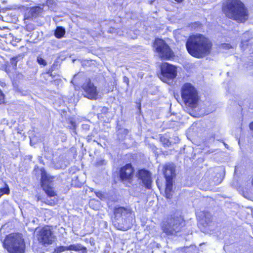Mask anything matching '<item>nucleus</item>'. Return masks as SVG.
Instances as JSON below:
<instances>
[{"instance_id": "24", "label": "nucleus", "mask_w": 253, "mask_h": 253, "mask_svg": "<svg viewBox=\"0 0 253 253\" xmlns=\"http://www.w3.org/2000/svg\"><path fill=\"white\" fill-rule=\"evenodd\" d=\"M160 140L162 142L164 145L166 146H169L170 143L169 140L164 136H161L160 137Z\"/></svg>"}, {"instance_id": "13", "label": "nucleus", "mask_w": 253, "mask_h": 253, "mask_svg": "<svg viewBox=\"0 0 253 253\" xmlns=\"http://www.w3.org/2000/svg\"><path fill=\"white\" fill-rule=\"evenodd\" d=\"M42 11L43 8L39 6L27 8L24 15L25 22H26L27 20H33L39 17Z\"/></svg>"}, {"instance_id": "7", "label": "nucleus", "mask_w": 253, "mask_h": 253, "mask_svg": "<svg viewBox=\"0 0 253 253\" xmlns=\"http://www.w3.org/2000/svg\"><path fill=\"white\" fill-rule=\"evenodd\" d=\"M183 224L184 221L182 217H174L163 222L162 229L163 232L167 235H175L180 231Z\"/></svg>"}, {"instance_id": "1", "label": "nucleus", "mask_w": 253, "mask_h": 253, "mask_svg": "<svg viewBox=\"0 0 253 253\" xmlns=\"http://www.w3.org/2000/svg\"><path fill=\"white\" fill-rule=\"evenodd\" d=\"M212 46L211 40L200 34L190 36L187 40L186 47L188 53L198 58L208 55Z\"/></svg>"}, {"instance_id": "11", "label": "nucleus", "mask_w": 253, "mask_h": 253, "mask_svg": "<svg viewBox=\"0 0 253 253\" xmlns=\"http://www.w3.org/2000/svg\"><path fill=\"white\" fill-rule=\"evenodd\" d=\"M82 88L85 93V97L90 99H97L98 92L96 87L89 79L87 80L84 83Z\"/></svg>"}, {"instance_id": "26", "label": "nucleus", "mask_w": 253, "mask_h": 253, "mask_svg": "<svg viewBox=\"0 0 253 253\" xmlns=\"http://www.w3.org/2000/svg\"><path fill=\"white\" fill-rule=\"evenodd\" d=\"M222 47L223 48L225 49H229L230 48H234V46L230 45L229 43H223L222 44Z\"/></svg>"}, {"instance_id": "22", "label": "nucleus", "mask_w": 253, "mask_h": 253, "mask_svg": "<svg viewBox=\"0 0 253 253\" xmlns=\"http://www.w3.org/2000/svg\"><path fill=\"white\" fill-rule=\"evenodd\" d=\"M22 58H23L22 56L20 55L14 57L11 59L10 63L13 66V67H16L18 61Z\"/></svg>"}, {"instance_id": "16", "label": "nucleus", "mask_w": 253, "mask_h": 253, "mask_svg": "<svg viewBox=\"0 0 253 253\" xmlns=\"http://www.w3.org/2000/svg\"><path fill=\"white\" fill-rule=\"evenodd\" d=\"M197 216L200 222L204 226L207 225L211 221V215L207 211H200L197 212Z\"/></svg>"}, {"instance_id": "14", "label": "nucleus", "mask_w": 253, "mask_h": 253, "mask_svg": "<svg viewBox=\"0 0 253 253\" xmlns=\"http://www.w3.org/2000/svg\"><path fill=\"white\" fill-rule=\"evenodd\" d=\"M137 176L141 179L145 187L150 189L151 185V177L150 173L146 170L141 169L139 170Z\"/></svg>"}, {"instance_id": "21", "label": "nucleus", "mask_w": 253, "mask_h": 253, "mask_svg": "<svg viewBox=\"0 0 253 253\" xmlns=\"http://www.w3.org/2000/svg\"><path fill=\"white\" fill-rule=\"evenodd\" d=\"M66 251H68V246H58L56 247L52 253H60Z\"/></svg>"}, {"instance_id": "19", "label": "nucleus", "mask_w": 253, "mask_h": 253, "mask_svg": "<svg viewBox=\"0 0 253 253\" xmlns=\"http://www.w3.org/2000/svg\"><path fill=\"white\" fill-rule=\"evenodd\" d=\"M68 251H79L82 250H86V248L85 247H83L81 244H77L71 245L68 246Z\"/></svg>"}, {"instance_id": "32", "label": "nucleus", "mask_w": 253, "mask_h": 253, "mask_svg": "<svg viewBox=\"0 0 253 253\" xmlns=\"http://www.w3.org/2000/svg\"><path fill=\"white\" fill-rule=\"evenodd\" d=\"M225 146L226 147V148H228V145L227 144H225V143H224Z\"/></svg>"}, {"instance_id": "23", "label": "nucleus", "mask_w": 253, "mask_h": 253, "mask_svg": "<svg viewBox=\"0 0 253 253\" xmlns=\"http://www.w3.org/2000/svg\"><path fill=\"white\" fill-rule=\"evenodd\" d=\"M4 185V187L0 188V197H1L3 194H8L9 193L8 186L6 184H5Z\"/></svg>"}, {"instance_id": "27", "label": "nucleus", "mask_w": 253, "mask_h": 253, "mask_svg": "<svg viewBox=\"0 0 253 253\" xmlns=\"http://www.w3.org/2000/svg\"><path fill=\"white\" fill-rule=\"evenodd\" d=\"M98 165H102L105 164V161L103 160H100L99 161H98L97 162Z\"/></svg>"}, {"instance_id": "9", "label": "nucleus", "mask_w": 253, "mask_h": 253, "mask_svg": "<svg viewBox=\"0 0 253 253\" xmlns=\"http://www.w3.org/2000/svg\"><path fill=\"white\" fill-rule=\"evenodd\" d=\"M161 73L159 78L164 82L169 84L177 75L176 68L168 63H164L161 66Z\"/></svg>"}, {"instance_id": "15", "label": "nucleus", "mask_w": 253, "mask_h": 253, "mask_svg": "<svg viewBox=\"0 0 253 253\" xmlns=\"http://www.w3.org/2000/svg\"><path fill=\"white\" fill-rule=\"evenodd\" d=\"M164 174L166 180H173L175 176V169L173 164H167L164 167Z\"/></svg>"}, {"instance_id": "2", "label": "nucleus", "mask_w": 253, "mask_h": 253, "mask_svg": "<svg viewBox=\"0 0 253 253\" xmlns=\"http://www.w3.org/2000/svg\"><path fill=\"white\" fill-rule=\"evenodd\" d=\"M222 11L227 17L238 22H243L248 18V9L240 0H226Z\"/></svg>"}, {"instance_id": "4", "label": "nucleus", "mask_w": 253, "mask_h": 253, "mask_svg": "<svg viewBox=\"0 0 253 253\" xmlns=\"http://www.w3.org/2000/svg\"><path fill=\"white\" fill-rule=\"evenodd\" d=\"M4 248L9 253H24L25 244L21 234H10L6 236L3 243Z\"/></svg>"}, {"instance_id": "8", "label": "nucleus", "mask_w": 253, "mask_h": 253, "mask_svg": "<svg viewBox=\"0 0 253 253\" xmlns=\"http://www.w3.org/2000/svg\"><path fill=\"white\" fill-rule=\"evenodd\" d=\"M153 47L158 56L162 59H169L173 56V52L166 42L160 39L155 40Z\"/></svg>"}, {"instance_id": "29", "label": "nucleus", "mask_w": 253, "mask_h": 253, "mask_svg": "<svg viewBox=\"0 0 253 253\" xmlns=\"http://www.w3.org/2000/svg\"><path fill=\"white\" fill-rule=\"evenodd\" d=\"M96 196L99 198H101L102 196V194L100 192L96 193Z\"/></svg>"}, {"instance_id": "6", "label": "nucleus", "mask_w": 253, "mask_h": 253, "mask_svg": "<svg viewBox=\"0 0 253 253\" xmlns=\"http://www.w3.org/2000/svg\"><path fill=\"white\" fill-rule=\"evenodd\" d=\"M41 171L42 186L49 198V199H47L45 203L49 205L54 206L57 200L55 197L56 193L53 187L51 186L50 183L49 182L50 177L44 169H41Z\"/></svg>"}, {"instance_id": "28", "label": "nucleus", "mask_w": 253, "mask_h": 253, "mask_svg": "<svg viewBox=\"0 0 253 253\" xmlns=\"http://www.w3.org/2000/svg\"><path fill=\"white\" fill-rule=\"evenodd\" d=\"M124 81L127 84V85L128 84L129 81L128 78H126V77H124Z\"/></svg>"}, {"instance_id": "3", "label": "nucleus", "mask_w": 253, "mask_h": 253, "mask_svg": "<svg viewBox=\"0 0 253 253\" xmlns=\"http://www.w3.org/2000/svg\"><path fill=\"white\" fill-rule=\"evenodd\" d=\"M114 225L118 229L126 231L132 225L134 215L129 208L124 207L116 208L114 210Z\"/></svg>"}, {"instance_id": "25", "label": "nucleus", "mask_w": 253, "mask_h": 253, "mask_svg": "<svg viewBox=\"0 0 253 253\" xmlns=\"http://www.w3.org/2000/svg\"><path fill=\"white\" fill-rule=\"evenodd\" d=\"M37 62L39 64L41 65H43V66H45L46 65V61L42 57H37Z\"/></svg>"}, {"instance_id": "18", "label": "nucleus", "mask_w": 253, "mask_h": 253, "mask_svg": "<svg viewBox=\"0 0 253 253\" xmlns=\"http://www.w3.org/2000/svg\"><path fill=\"white\" fill-rule=\"evenodd\" d=\"M251 38V34L249 32L244 33L242 38L240 47L242 49H244L248 45V42Z\"/></svg>"}, {"instance_id": "20", "label": "nucleus", "mask_w": 253, "mask_h": 253, "mask_svg": "<svg viewBox=\"0 0 253 253\" xmlns=\"http://www.w3.org/2000/svg\"><path fill=\"white\" fill-rule=\"evenodd\" d=\"M65 33V29L62 27H57L55 31V36L58 38H61L64 35Z\"/></svg>"}, {"instance_id": "17", "label": "nucleus", "mask_w": 253, "mask_h": 253, "mask_svg": "<svg viewBox=\"0 0 253 253\" xmlns=\"http://www.w3.org/2000/svg\"><path fill=\"white\" fill-rule=\"evenodd\" d=\"M172 186L173 180H166L165 195L167 199H170L172 196Z\"/></svg>"}, {"instance_id": "30", "label": "nucleus", "mask_w": 253, "mask_h": 253, "mask_svg": "<svg viewBox=\"0 0 253 253\" xmlns=\"http://www.w3.org/2000/svg\"><path fill=\"white\" fill-rule=\"evenodd\" d=\"M52 71V70H49V71L47 72V74H51Z\"/></svg>"}, {"instance_id": "12", "label": "nucleus", "mask_w": 253, "mask_h": 253, "mask_svg": "<svg viewBox=\"0 0 253 253\" xmlns=\"http://www.w3.org/2000/svg\"><path fill=\"white\" fill-rule=\"evenodd\" d=\"M133 172L134 170L131 165L129 164H126L120 169L121 179L124 182L130 183L133 176Z\"/></svg>"}, {"instance_id": "31", "label": "nucleus", "mask_w": 253, "mask_h": 253, "mask_svg": "<svg viewBox=\"0 0 253 253\" xmlns=\"http://www.w3.org/2000/svg\"><path fill=\"white\" fill-rule=\"evenodd\" d=\"M176 1L178 2H182L183 0H175Z\"/></svg>"}, {"instance_id": "10", "label": "nucleus", "mask_w": 253, "mask_h": 253, "mask_svg": "<svg viewBox=\"0 0 253 253\" xmlns=\"http://www.w3.org/2000/svg\"><path fill=\"white\" fill-rule=\"evenodd\" d=\"M36 237L38 241L42 245L46 246L52 244L55 239V236L48 226H45L36 231Z\"/></svg>"}, {"instance_id": "5", "label": "nucleus", "mask_w": 253, "mask_h": 253, "mask_svg": "<svg viewBox=\"0 0 253 253\" xmlns=\"http://www.w3.org/2000/svg\"><path fill=\"white\" fill-rule=\"evenodd\" d=\"M181 94L186 106L192 108L197 107L199 100L198 92L191 84L187 83L182 85Z\"/></svg>"}]
</instances>
